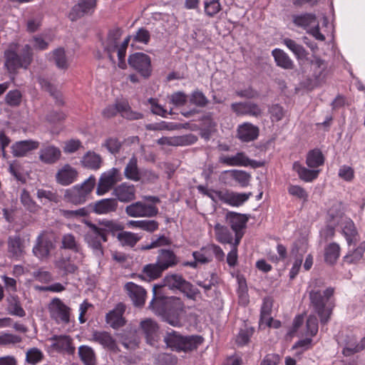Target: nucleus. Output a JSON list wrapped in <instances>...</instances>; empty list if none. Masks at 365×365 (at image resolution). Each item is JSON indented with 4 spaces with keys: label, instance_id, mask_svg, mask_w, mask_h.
<instances>
[{
    "label": "nucleus",
    "instance_id": "1",
    "mask_svg": "<svg viewBox=\"0 0 365 365\" xmlns=\"http://www.w3.org/2000/svg\"><path fill=\"white\" fill-rule=\"evenodd\" d=\"M121 30L120 29H115L110 31L106 41L104 43V49L112 62H115V54H116L118 60V66L121 68H125L126 66L125 61L126 49L130 41L133 39V42L148 44L150 35L148 30L140 28L134 36H127L122 43L119 42Z\"/></svg>",
    "mask_w": 365,
    "mask_h": 365
},
{
    "label": "nucleus",
    "instance_id": "2",
    "mask_svg": "<svg viewBox=\"0 0 365 365\" xmlns=\"http://www.w3.org/2000/svg\"><path fill=\"white\" fill-rule=\"evenodd\" d=\"M163 287H167L171 290H179L191 299H195L197 294V289L187 281H186L180 274H168L163 279L160 284H154L153 287V298L150 302L149 307L154 309L155 301L160 297V290Z\"/></svg>",
    "mask_w": 365,
    "mask_h": 365
},
{
    "label": "nucleus",
    "instance_id": "3",
    "mask_svg": "<svg viewBox=\"0 0 365 365\" xmlns=\"http://www.w3.org/2000/svg\"><path fill=\"white\" fill-rule=\"evenodd\" d=\"M323 283L320 280H313L309 287V299L311 304L320 319H328L331 314L332 309L327 305L329 299L332 296L334 290L331 288L322 289Z\"/></svg>",
    "mask_w": 365,
    "mask_h": 365
},
{
    "label": "nucleus",
    "instance_id": "4",
    "mask_svg": "<svg viewBox=\"0 0 365 365\" xmlns=\"http://www.w3.org/2000/svg\"><path fill=\"white\" fill-rule=\"evenodd\" d=\"M164 341L174 351L189 353L197 350L203 343L204 339L200 335L183 336L175 331H172L167 332L164 336Z\"/></svg>",
    "mask_w": 365,
    "mask_h": 365
},
{
    "label": "nucleus",
    "instance_id": "5",
    "mask_svg": "<svg viewBox=\"0 0 365 365\" xmlns=\"http://www.w3.org/2000/svg\"><path fill=\"white\" fill-rule=\"evenodd\" d=\"M83 222L89 228V231L84 235V241L88 247L91 250L93 254L97 258L101 259L104 255L102 242H106L108 241V236L103 230L99 229V227L91 222L84 220Z\"/></svg>",
    "mask_w": 365,
    "mask_h": 365
},
{
    "label": "nucleus",
    "instance_id": "6",
    "mask_svg": "<svg viewBox=\"0 0 365 365\" xmlns=\"http://www.w3.org/2000/svg\"><path fill=\"white\" fill-rule=\"evenodd\" d=\"M328 216H330L333 219L334 224L335 223V220H336L337 225L341 226L343 235L346 237L349 245L356 242L358 236L357 230L353 221L344 216L342 206L340 203H335L333 207L329 210Z\"/></svg>",
    "mask_w": 365,
    "mask_h": 365
},
{
    "label": "nucleus",
    "instance_id": "7",
    "mask_svg": "<svg viewBox=\"0 0 365 365\" xmlns=\"http://www.w3.org/2000/svg\"><path fill=\"white\" fill-rule=\"evenodd\" d=\"M143 198L148 201L146 203L143 201L133 202L125 209V213L131 217H153L158 215V209L155 204L160 202L158 197L155 196H143Z\"/></svg>",
    "mask_w": 365,
    "mask_h": 365
},
{
    "label": "nucleus",
    "instance_id": "8",
    "mask_svg": "<svg viewBox=\"0 0 365 365\" xmlns=\"http://www.w3.org/2000/svg\"><path fill=\"white\" fill-rule=\"evenodd\" d=\"M96 185V178L90 176L81 185H76L65 191L64 197L75 205L84 203L92 192Z\"/></svg>",
    "mask_w": 365,
    "mask_h": 365
},
{
    "label": "nucleus",
    "instance_id": "9",
    "mask_svg": "<svg viewBox=\"0 0 365 365\" xmlns=\"http://www.w3.org/2000/svg\"><path fill=\"white\" fill-rule=\"evenodd\" d=\"M4 56L6 58L5 66L10 72H12L17 68H26L31 62L33 54L31 46L26 44L24 46L21 56L16 53L15 48L11 47L5 51Z\"/></svg>",
    "mask_w": 365,
    "mask_h": 365
},
{
    "label": "nucleus",
    "instance_id": "10",
    "mask_svg": "<svg viewBox=\"0 0 365 365\" xmlns=\"http://www.w3.org/2000/svg\"><path fill=\"white\" fill-rule=\"evenodd\" d=\"M294 23L297 26L305 29L307 32L317 40L323 41L325 36L319 31V23L316 16L312 14H305L294 17Z\"/></svg>",
    "mask_w": 365,
    "mask_h": 365
},
{
    "label": "nucleus",
    "instance_id": "11",
    "mask_svg": "<svg viewBox=\"0 0 365 365\" xmlns=\"http://www.w3.org/2000/svg\"><path fill=\"white\" fill-rule=\"evenodd\" d=\"M118 113H120L123 118L130 120H138L143 117L140 113L131 110L128 103L125 101L108 105L102 111L103 115L107 118L115 116Z\"/></svg>",
    "mask_w": 365,
    "mask_h": 365
},
{
    "label": "nucleus",
    "instance_id": "12",
    "mask_svg": "<svg viewBox=\"0 0 365 365\" xmlns=\"http://www.w3.org/2000/svg\"><path fill=\"white\" fill-rule=\"evenodd\" d=\"M214 256L218 260H222L225 257V253L221 247L215 244H207L200 250L192 252L194 259L200 262V264L210 262Z\"/></svg>",
    "mask_w": 365,
    "mask_h": 365
},
{
    "label": "nucleus",
    "instance_id": "13",
    "mask_svg": "<svg viewBox=\"0 0 365 365\" xmlns=\"http://www.w3.org/2000/svg\"><path fill=\"white\" fill-rule=\"evenodd\" d=\"M219 162L231 167H248L258 168L261 163L250 159L243 152H238L235 155H222L219 158Z\"/></svg>",
    "mask_w": 365,
    "mask_h": 365
},
{
    "label": "nucleus",
    "instance_id": "14",
    "mask_svg": "<svg viewBox=\"0 0 365 365\" xmlns=\"http://www.w3.org/2000/svg\"><path fill=\"white\" fill-rule=\"evenodd\" d=\"M120 180V174L118 169L113 168L103 173L98 184L96 193L103 195L108 192L113 186Z\"/></svg>",
    "mask_w": 365,
    "mask_h": 365
},
{
    "label": "nucleus",
    "instance_id": "15",
    "mask_svg": "<svg viewBox=\"0 0 365 365\" xmlns=\"http://www.w3.org/2000/svg\"><path fill=\"white\" fill-rule=\"evenodd\" d=\"M129 65L139 72L143 77H148L151 73L150 58L143 53H135L128 58Z\"/></svg>",
    "mask_w": 365,
    "mask_h": 365
},
{
    "label": "nucleus",
    "instance_id": "16",
    "mask_svg": "<svg viewBox=\"0 0 365 365\" xmlns=\"http://www.w3.org/2000/svg\"><path fill=\"white\" fill-rule=\"evenodd\" d=\"M78 173L69 164H65L60 168L55 175L57 183L62 186H68L77 180Z\"/></svg>",
    "mask_w": 365,
    "mask_h": 365
},
{
    "label": "nucleus",
    "instance_id": "17",
    "mask_svg": "<svg viewBox=\"0 0 365 365\" xmlns=\"http://www.w3.org/2000/svg\"><path fill=\"white\" fill-rule=\"evenodd\" d=\"M259 129L250 123L240 124L236 130V138L242 143H249L257 139Z\"/></svg>",
    "mask_w": 365,
    "mask_h": 365
},
{
    "label": "nucleus",
    "instance_id": "18",
    "mask_svg": "<svg viewBox=\"0 0 365 365\" xmlns=\"http://www.w3.org/2000/svg\"><path fill=\"white\" fill-rule=\"evenodd\" d=\"M49 61L60 70L66 71L70 67L72 57L63 48H58L48 53Z\"/></svg>",
    "mask_w": 365,
    "mask_h": 365
},
{
    "label": "nucleus",
    "instance_id": "19",
    "mask_svg": "<svg viewBox=\"0 0 365 365\" xmlns=\"http://www.w3.org/2000/svg\"><path fill=\"white\" fill-rule=\"evenodd\" d=\"M125 289L135 307L144 305L147 292L143 287L129 282L125 284Z\"/></svg>",
    "mask_w": 365,
    "mask_h": 365
},
{
    "label": "nucleus",
    "instance_id": "20",
    "mask_svg": "<svg viewBox=\"0 0 365 365\" xmlns=\"http://www.w3.org/2000/svg\"><path fill=\"white\" fill-rule=\"evenodd\" d=\"M96 6V0H79L78 3L73 6L68 18L71 21H76L83 16L93 12Z\"/></svg>",
    "mask_w": 365,
    "mask_h": 365
},
{
    "label": "nucleus",
    "instance_id": "21",
    "mask_svg": "<svg viewBox=\"0 0 365 365\" xmlns=\"http://www.w3.org/2000/svg\"><path fill=\"white\" fill-rule=\"evenodd\" d=\"M252 192L239 193L228 190H222L221 202L232 207H239L248 200Z\"/></svg>",
    "mask_w": 365,
    "mask_h": 365
},
{
    "label": "nucleus",
    "instance_id": "22",
    "mask_svg": "<svg viewBox=\"0 0 365 365\" xmlns=\"http://www.w3.org/2000/svg\"><path fill=\"white\" fill-rule=\"evenodd\" d=\"M196 141L197 138L190 134L180 136L162 137L157 140V143L160 145L184 146L193 144Z\"/></svg>",
    "mask_w": 365,
    "mask_h": 365
},
{
    "label": "nucleus",
    "instance_id": "23",
    "mask_svg": "<svg viewBox=\"0 0 365 365\" xmlns=\"http://www.w3.org/2000/svg\"><path fill=\"white\" fill-rule=\"evenodd\" d=\"M140 327L145 336L147 343L154 346L160 338L158 325L155 321H141Z\"/></svg>",
    "mask_w": 365,
    "mask_h": 365
},
{
    "label": "nucleus",
    "instance_id": "24",
    "mask_svg": "<svg viewBox=\"0 0 365 365\" xmlns=\"http://www.w3.org/2000/svg\"><path fill=\"white\" fill-rule=\"evenodd\" d=\"M48 309L53 318L56 319H69L70 318V308L58 298L51 300Z\"/></svg>",
    "mask_w": 365,
    "mask_h": 365
},
{
    "label": "nucleus",
    "instance_id": "25",
    "mask_svg": "<svg viewBox=\"0 0 365 365\" xmlns=\"http://www.w3.org/2000/svg\"><path fill=\"white\" fill-rule=\"evenodd\" d=\"M232 110L239 115H249L255 117H258L262 114V109L258 105L247 102V103H232Z\"/></svg>",
    "mask_w": 365,
    "mask_h": 365
},
{
    "label": "nucleus",
    "instance_id": "26",
    "mask_svg": "<svg viewBox=\"0 0 365 365\" xmlns=\"http://www.w3.org/2000/svg\"><path fill=\"white\" fill-rule=\"evenodd\" d=\"M226 219L235 232V239H237V235H240L242 238L243 236L242 230L245 227L247 218L243 215L230 212L227 214Z\"/></svg>",
    "mask_w": 365,
    "mask_h": 365
},
{
    "label": "nucleus",
    "instance_id": "27",
    "mask_svg": "<svg viewBox=\"0 0 365 365\" xmlns=\"http://www.w3.org/2000/svg\"><path fill=\"white\" fill-rule=\"evenodd\" d=\"M61 156L60 149L54 145H46L39 151V159L46 164L56 163Z\"/></svg>",
    "mask_w": 365,
    "mask_h": 365
},
{
    "label": "nucleus",
    "instance_id": "28",
    "mask_svg": "<svg viewBox=\"0 0 365 365\" xmlns=\"http://www.w3.org/2000/svg\"><path fill=\"white\" fill-rule=\"evenodd\" d=\"M52 242L43 235H40L36 240V244L33 247L34 255L40 259L46 258L52 248Z\"/></svg>",
    "mask_w": 365,
    "mask_h": 365
},
{
    "label": "nucleus",
    "instance_id": "29",
    "mask_svg": "<svg viewBox=\"0 0 365 365\" xmlns=\"http://www.w3.org/2000/svg\"><path fill=\"white\" fill-rule=\"evenodd\" d=\"M114 195L120 202H129L135 199V186L129 183H122L114 189Z\"/></svg>",
    "mask_w": 365,
    "mask_h": 365
},
{
    "label": "nucleus",
    "instance_id": "30",
    "mask_svg": "<svg viewBox=\"0 0 365 365\" xmlns=\"http://www.w3.org/2000/svg\"><path fill=\"white\" fill-rule=\"evenodd\" d=\"M39 143L33 140L19 141L12 145V153L14 156L22 157L29 151L36 149Z\"/></svg>",
    "mask_w": 365,
    "mask_h": 365
},
{
    "label": "nucleus",
    "instance_id": "31",
    "mask_svg": "<svg viewBox=\"0 0 365 365\" xmlns=\"http://www.w3.org/2000/svg\"><path fill=\"white\" fill-rule=\"evenodd\" d=\"M92 339L114 352L120 351L115 340L108 332L94 331L92 335Z\"/></svg>",
    "mask_w": 365,
    "mask_h": 365
},
{
    "label": "nucleus",
    "instance_id": "32",
    "mask_svg": "<svg viewBox=\"0 0 365 365\" xmlns=\"http://www.w3.org/2000/svg\"><path fill=\"white\" fill-rule=\"evenodd\" d=\"M118 203L116 200L106 198L97 201L93 205V210L98 215H105L116 210Z\"/></svg>",
    "mask_w": 365,
    "mask_h": 365
},
{
    "label": "nucleus",
    "instance_id": "33",
    "mask_svg": "<svg viewBox=\"0 0 365 365\" xmlns=\"http://www.w3.org/2000/svg\"><path fill=\"white\" fill-rule=\"evenodd\" d=\"M164 270L173 267L178 263L174 252L170 250H160L156 261Z\"/></svg>",
    "mask_w": 365,
    "mask_h": 365
},
{
    "label": "nucleus",
    "instance_id": "34",
    "mask_svg": "<svg viewBox=\"0 0 365 365\" xmlns=\"http://www.w3.org/2000/svg\"><path fill=\"white\" fill-rule=\"evenodd\" d=\"M225 176H227L236 182H237L241 187H245L249 185L250 175L245 171L243 170H225L221 174V179L222 180Z\"/></svg>",
    "mask_w": 365,
    "mask_h": 365
},
{
    "label": "nucleus",
    "instance_id": "35",
    "mask_svg": "<svg viewBox=\"0 0 365 365\" xmlns=\"http://www.w3.org/2000/svg\"><path fill=\"white\" fill-rule=\"evenodd\" d=\"M24 247L19 236H10L8 238V252L16 259L20 258L24 254Z\"/></svg>",
    "mask_w": 365,
    "mask_h": 365
},
{
    "label": "nucleus",
    "instance_id": "36",
    "mask_svg": "<svg viewBox=\"0 0 365 365\" xmlns=\"http://www.w3.org/2000/svg\"><path fill=\"white\" fill-rule=\"evenodd\" d=\"M277 66L284 69H292L294 63L289 56L283 50L275 48L272 51Z\"/></svg>",
    "mask_w": 365,
    "mask_h": 365
},
{
    "label": "nucleus",
    "instance_id": "37",
    "mask_svg": "<svg viewBox=\"0 0 365 365\" xmlns=\"http://www.w3.org/2000/svg\"><path fill=\"white\" fill-rule=\"evenodd\" d=\"M293 170L297 173L299 178L305 182H312L318 177L319 170H309L302 165L299 162H294Z\"/></svg>",
    "mask_w": 365,
    "mask_h": 365
},
{
    "label": "nucleus",
    "instance_id": "38",
    "mask_svg": "<svg viewBox=\"0 0 365 365\" xmlns=\"http://www.w3.org/2000/svg\"><path fill=\"white\" fill-rule=\"evenodd\" d=\"M237 296L240 304L246 306L250 302V297L248 294V289L245 278L242 275L237 276Z\"/></svg>",
    "mask_w": 365,
    "mask_h": 365
},
{
    "label": "nucleus",
    "instance_id": "39",
    "mask_svg": "<svg viewBox=\"0 0 365 365\" xmlns=\"http://www.w3.org/2000/svg\"><path fill=\"white\" fill-rule=\"evenodd\" d=\"M214 231L217 242L232 245V234L227 227L217 223L214 227Z\"/></svg>",
    "mask_w": 365,
    "mask_h": 365
},
{
    "label": "nucleus",
    "instance_id": "40",
    "mask_svg": "<svg viewBox=\"0 0 365 365\" xmlns=\"http://www.w3.org/2000/svg\"><path fill=\"white\" fill-rule=\"evenodd\" d=\"M121 339V344L130 349H135L138 346L139 340L136 338L135 330L130 329L128 331H123L117 334Z\"/></svg>",
    "mask_w": 365,
    "mask_h": 365
},
{
    "label": "nucleus",
    "instance_id": "41",
    "mask_svg": "<svg viewBox=\"0 0 365 365\" xmlns=\"http://www.w3.org/2000/svg\"><path fill=\"white\" fill-rule=\"evenodd\" d=\"M117 239L121 245L133 247L141 239V236L137 233L123 231L118 234Z\"/></svg>",
    "mask_w": 365,
    "mask_h": 365
},
{
    "label": "nucleus",
    "instance_id": "42",
    "mask_svg": "<svg viewBox=\"0 0 365 365\" xmlns=\"http://www.w3.org/2000/svg\"><path fill=\"white\" fill-rule=\"evenodd\" d=\"M53 339L56 340L53 346L57 350L65 351L70 354L74 352L75 348L72 346L71 339L69 336L66 335L55 336Z\"/></svg>",
    "mask_w": 365,
    "mask_h": 365
},
{
    "label": "nucleus",
    "instance_id": "43",
    "mask_svg": "<svg viewBox=\"0 0 365 365\" xmlns=\"http://www.w3.org/2000/svg\"><path fill=\"white\" fill-rule=\"evenodd\" d=\"M255 332L253 327L248 326L245 324L243 327H241L238 334L236 336L235 342L240 346L247 345L250 342V337Z\"/></svg>",
    "mask_w": 365,
    "mask_h": 365
},
{
    "label": "nucleus",
    "instance_id": "44",
    "mask_svg": "<svg viewBox=\"0 0 365 365\" xmlns=\"http://www.w3.org/2000/svg\"><path fill=\"white\" fill-rule=\"evenodd\" d=\"M81 163L85 168L97 170L101 167V158L96 153L89 151L83 157Z\"/></svg>",
    "mask_w": 365,
    "mask_h": 365
},
{
    "label": "nucleus",
    "instance_id": "45",
    "mask_svg": "<svg viewBox=\"0 0 365 365\" xmlns=\"http://www.w3.org/2000/svg\"><path fill=\"white\" fill-rule=\"evenodd\" d=\"M365 252V242H361L355 250L349 252L344 257V261L348 264L359 263Z\"/></svg>",
    "mask_w": 365,
    "mask_h": 365
},
{
    "label": "nucleus",
    "instance_id": "46",
    "mask_svg": "<svg viewBox=\"0 0 365 365\" xmlns=\"http://www.w3.org/2000/svg\"><path fill=\"white\" fill-rule=\"evenodd\" d=\"M20 201L24 209L29 212L36 213L40 210V206L32 199L29 192L26 190L21 191Z\"/></svg>",
    "mask_w": 365,
    "mask_h": 365
},
{
    "label": "nucleus",
    "instance_id": "47",
    "mask_svg": "<svg viewBox=\"0 0 365 365\" xmlns=\"http://www.w3.org/2000/svg\"><path fill=\"white\" fill-rule=\"evenodd\" d=\"M340 255V247L336 242L329 244L324 249V259L329 264H334L336 262Z\"/></svg>",
    "mask_w": 365,
    "mask_h": 365
},
{
    "label": "nucleus",
    "instance_id": "48",
    "mask_svg": "<svg viewBox=\"0 0 365 365\" xmlns=\"http://www.w3.org/2000/svg\"><path fill=\"white\" fill-rule=\"evenodd\" d=\"M137 163L138 161L135 157L131 158L124 170L125 176L128 179L133 181H138L140 179V174L138 168Z\"/></svg>",
    "mask_w": 365,
    "mask_h": 365
},
{
    "label": "nucleus",
    "instance_id": "49",
    "mask_svg": "<svg viewBox=\"0 0 365 365\" xmlns=\"http://www.w3.org/2000/svg\"><path fill=\"white\" fill-rule=\"evenodd\" d=\"M62 247L76 252L81 255V259L83 258L81 245L72 234H66L63 236Z\"/></svg>",
    "mask_w": 365,
    "mask_h": 365
},
{
    "label": "nucleus",
    "instance_id": "50",
    "mask_svg": "<svg viewBox=\"0 0 365 365\" xmlns=\"http://www.w3.org/2000/svg\"><path fill=\"white\" fill-rule=\"evenodd\" d=\"M78 354L85 365H96V355L90 346H81L78 349Z\"/></svg>",
    "mask_w": 365,
    "mask_h": 365
},
{
    "label": "nucleus",
    "instance_id": "51",
    "mask_svg": "<svg viewBox=\"0 0 365 365\" xmlns=\"http://www.w3.org/2000/svg\"><path fill=\"white\" fill-rule=\"evenodd\" d=\"M324 162V158L319 150L315 149L308 153L306 160L308 167L315 168L323 165Z\"/></svg>",
    "mask_w": 365,
    "mask_h": 365
},
{
    "label": "nucleus",
    "instance_id": "52",
    "mask_svg": "<svg viewBox=\"0 0 365 365\" xmlns=\"http://www.w3.org/2000/svg\"><path fill=\"white\" fill-rule=\"evenodd\" d=\"M282 43L294 53L297 58H304L307 55L304 48L297 43L295 41L285 38L282 40Z\"/></svg>",
    "mask_w": 365,
    "mask_h": 365
},
{
    "label": "nucleus",
    "instance_id": "53",
    "mask_svg": "<svg viewBox=\"0 0 365 365\" xmlns=\"http://www.w3.org/2000/svg\"><path fill=\"white\" fill-rule=\"evenodd\" d=\"M163 271L165 270L162 269L157 262L154 264H147L143 268V274L149 280L158 278Z\"/></svg>",
    "mask_w": 365,
    "mask_h": 365
},
{
    "label": "nucleus",
    "instance_id": "54",
    "mask_svg": "<svg viewBox=\"0 0 365 365\" xmlns=\"http://www.w3.org/2000/svg\"><path fill=\"white\" fill-rule=\"evenodd\" d=\"M273 299L267 297L263 299L260 312V319H274L272 316Z\"/></svg>",
    "mask_w": 365,
    "mask_h": 365
},
{
    "label": "nucleus",
    "instance_id": "55",
    "mask_svg": "<svg viewBox=\"0 0 365 365\" xmlns=\"http://www.w3.org/2000/svg\"><path fill=\"white\" fill-rule=\"evenodd\" d=\"M36 197L43 205H46L51 202H58V195L51 190L38 189Z\"/></svg>",
    "mask_w": 365,
    "mask_h": 365
},
{
    "label": "nucleus",
    "instance_id": "56",
    "mask_svg": "<svg viewBox=\"0 0 365 365\" xmlns=\"http://www.w3.org/2000/svg\"><path fill=\"white\" fill-rule=\"evenodd\" d=\"M155 365H175L178 357L172 354L160 353L155 357Z\"/></svg>",
    "mask_w": 365,
    "mask_h": 365
},
{
    "label": "nucleus",
    "instance_id": "57",
    "mask_svg": "<svg viewBox=\"0 0 365 365\" xmlns=\"http://www.w3.org/2000/svg\"><path fill=\"white\" fill-rule=\"evenodd\" d=\"M288 193L297 199L306 202L308 200L307 192L301 186L290 185L287 189Z\"/></svg>",
    "mask_w": 365,
    "mask_h": 365
},
{
    "label": "nucleus",
    "instance_id": "58",
    "mask_svg": "<svg viewBox=\"0 0 365 365\" xmlns=\"http://www.w3.org/2000/svg\"><path fill=\"white\" fill-rule=\"evenodd\" d=\"M241 240L240 235H237V239H235V242L232 245V249L227 256V262L230 267L236 265L237 262V246Z\"/></svg>",
    "mask_w": 365,
    "mask_h": 365
},
{
    "label": "nucleus",
    "instance_id": "59",
    "mask_svg": "<svg viewBox=\"0 0 365 365\" xmlns=\"http://www.w3.org/2000/svg\"><path fill=\"white\" fill-rule=\"evenodd\" d=\"M205 13L208 16H214L221 10L219 0H206L204 2Z\"/></svg>",
    "mask_w": 365,
    "mask_h": 365
},
{
    "label": "nucleus",
    "instance_id": "60",
    "mask_svg": "<svg viewBox=\"0 0 365 365\" xmlns=\"http://www.w3.org/2000/svg\"><path fill=\"white\" fill-rule=\"evenodd\" d=\"M126 310V307L123 303H118L115 307L106 314V319H124L123 314Z\"/></svg>",
    "mask_w": 365,
    "mask_h": 365
},
{
    "label": "nucleus",
    "instance_id": "61",
    "mask_svg": "<svg viewBox=\"0 0 365 365\" xmlns=\"http://www.w3.org/2000/svg\"><path fill=\"white\" fill-rule=\"evenodd\" d=\"M42 15L36 14L31 16L26 21V30L29 32L33 33L37 31L41 24Z\"/></svg>",
    "mask_w": 365,
    "mask_h": 365
},
{
    "label": "nucleus",
    "instance_id": "62",
    "mask_svg": "<svg viewBox=\"0 0 365 365\" xmlns=\"http://www.w3.org/2000/svg\"><path fill=\"white\" fill-rule=\"evenodd\" d=\"M22 338L19 335L9 333H2L0 334V346H7L16 344L21 342Z\"/></svg>",
    "mask_w": 365,
    "mask_h": 365
},
{
    "label": "nucleus",
    "instance_id": "63",
    "mask_svg": "<svg viewBox=\"0 0 365 365\" xmlns=\"http://www.w3.org/2000/svg\"><path fill=\"white\" fill-rule=\"evenodd\" d=\"M99 224L101 225V227H99V229L103 230L107 235L108 232H114L123 229L118 223L112 220H102Z\"/></svg>",
    "mask_w": 365,
    "mask_h": 365
},
{
    "label": "nucleus",
    "instance_id": "64",
    "mask_svg": "<svg viewBox=\"0 0 365 365\" xmlns=\"http://www.w3.org/2000/svg\"><path fill=\"white\" fill-rule=\"evenodd\" d=\"M8 310L11 314L18 317H23L25 315V312L21 307L20 302L15 298H12L11 302H9Z\"/></svg>",
    "mask_w": 365,
    "mask_h": 365
}]
</instances>
